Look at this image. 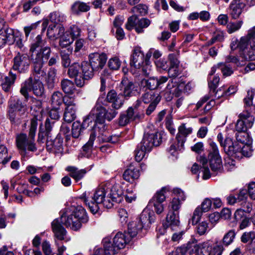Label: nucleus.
<instances>
[{"label": "nucleus", "instance_id": "nucleus-33", "mask_svg": "<svg viewBox=\"0 0 255 255\" xmlns=\"http://www.w3.org/2000/svg\"><path fill=\"white\" fill-rule=\"evenodd\" d=\"M82 76L84 80V85L86 80H89L94 76V72L96 71L88 62L84 61L81 63Z\"/></svg>", "mask_w": 255, "mask_h": 255}, {"label": "nucleus", "instance_id": "nucleus-25", "mask_svg": "<svg viewBox=\"0 0 255 255\" xmlns=\"http://www.w3.org/2000/svg\"><path fill=\"white\" fill-rule=\"evenodd\" d=\"M180 225L179 212L169 211L166 218L164 226L166 228L170 227L172 229L177 228Z\"/></svg>", "mask_w": 255, "mask_h": 255}, {"label": "nucleus", "instance_id": "nucleus-40", "mask_svg": "<svg viewBox=\"0 0 255 255\" xmlns=\"http://www.w3.org/2000/svg\"><path fill=\"white\" fill-rule=\"evenodd\" d=\"M104 254L105 255H114L118 253L119 250L112 243L109 238H105L103 240Z\"/></svg>", "mask_w": 255, "mask_h": 255}, {"label": "nucleus", "instance_id": "nucleus-49", "mask_svg": "<svg viewBox=\"0 0 255 255\" xmlns=\"http://www.w3.org/2000/svg\"><path fill=\"white\" fill-rule=\"evenodd\" d=\"M56 70L54 68L50 69L48 73V77L46 80V83L49 89L54 88L56 83Z\"/></svg>", "mask_w": 255, "mask_h": 255}, {"label": "nucleus", "instance_id": "nucleus-60", "mask_svg": "<svg viewBox=\"0 0 255 255\" xmlns=\"http://www.w3.org/2000/svg\"><path fill=\"white\" fill-rule=\"evenodd\" d=\"M7 150L3 145H0V163L6 164L10 160V157H7Z\"/></svg>", "mask_w": 255, "mask_h": 255}, {"label": "nucleus", "instance_id": "nucleus-19", "mask_svg": "<svg viewBox=\"0 0 255 255\" xmlns=\"http://www.w3.org/2000/svg\"><path fill=\"white\" fill-rule=\"evenodd\" d=\"M253 41L252 36H249L248 32L246 36L242 37L240 39L238 43L234 44L233 43H232L231 48L232 50L238 48L241 52V54L245 53L246 50L248 51L249 46L251 48V43Z\"/></svg>", "mask_w": 255, "mask_h": 255}, {"label": "nucleus", "instance_id": "nucleus-27", "mask_svg": "<svg viewBox=\"0 0 255 255\" xmlns=\"http://www.w3.org/2000/svg\"><path fill=\"white\" fill-rule=\"evenodd\" d=\"M96 136V135L94 132H91L88 141L82 147V150L79 155V157L89 158L91 156Z\"/></svg>", "mask_w": 255, "mask_h": 255}, {"label": "nucleus", "instance_id": "nucleus-17", "mask_svg": "<svg viewBox=\"0 0 255 255\" xmlns=\"http://www.w3.org/2000/svg\"><path fill=\"white\" fill-rule=\"evenodd\" d=\"M145 57L143 52L141 50L139 47L134 48L132 54L130 57V65L131 67L134 68H139L144 63Z\"/></svg>", "mask_w": 255, "mask_h": 255}, {"label": "nucleus", "instance_id": "nucleus-20", "mask_svg": "<svg viewBox=\"0 0 255 255\" xmlns=\"http://www.w3.org/2000/svg\"><path fill=\"white\" fill-rule=\"evenodd\" d=\"M120 94L118 95L114 90L108 92L106 97V102L112 103V107L115 110H118L124 104V100Z\"/></svg>", "mask_w": 255, "mask_h": 255}, {"label": "nucleus", "instance_id": "nucleus-32", "mask_svg": "<svg viewBox=\"0 0 255 255\" xmlns=\"http://www.w3.org/2000/svg\"><path fill=\"white\" fill-rule=\"evenodd\" d=\"M143 227V225L141 222H138V219L134 221H132L128 225V232L126 233L128 238H130V240L135 237L138 232L141 230Z\"/></svg>", "mask_w": 255, "mask_h": 255}, {"label": "nucleus", "instance_id": "nucleus-56", "mask_svg": "<svg viewBox=\"0 0 255 255\" xmlns=\"http://www.w3.org/2000/svg\"><path fill=\"white\" fill-rule=\"evenodd\" d=\"M157 95H159L155 94L153 91H148L142 95L141 99L145 104H148L151 103Z\"/></svg>", "mask_w": 255, "mask_h": 255}, {"label": "nucleus", "instance_id": "nucleus-21", "mask_svg": "<svg viewBox=\"0 0 255 255\" xmlns=\"http://www.w3.org/2000/svg\"><path fill=\"white\" fill-rule=\"evenodd\" d=\"M89 122H92L90 117L87 116L83 122L82 124L78 121L74 122L72 124V135L75 138H78L83 131V130L88 126Z\"/></svg>", "mask_w": 255, "mask_h": 255}, {"label": "nucleus", "instance_id": "nucleus-28", "mask_svg": "<svg viewBox=\"0 0 255 255\" xmlns=\"http://www.w3.org/2000/svg\"><path fill=\"white\" fill-rule=\"evenodd\" d=\"M65 28L61 25H50L48 28L47 35L50 38L57 39L63 35Z\"/></svg>", "mask_w": 255, "mask_h": 255}, {"label": "nucleus", "instance_id": "nucleus-50", "mask_svg": "<svg viewBox=\"0 0 255 255\" xmlns=\"http://www.w3.org/2000/svg\"><path fill=\"white\" fill-rule=\"evenodd\" d=\"M76 108H65V112L64 114V120L67 123H71L73 122L76 118Z\"/></svg>", "mask_w": 255, "mask_h": 255}, {"label": "nucleus", "instance_id": "nucleus-4", "mask_svg": "<svg viewBox=\"0 0 255 255\" xmlns=\"http://www.w3.org/2000/svg\"><path fill=\"white\" fill-rule=\"evenodd\" d=\"M37 127V121L35 119L30 121V126L28 136L25 133H21L16 136L15 141L17 148L25 153L27 150L34 152L37 150L35 143V135Z\"/></svg>", "mask_w": 255, "mask_h": 255}, {"label": "nucleus", "instance_id": "nucleus-43", "mask_svg": "<svg viewBox=\"0 0 255 255\" xmlns=\"http://www.w3.org/2000/svg\"><path fill=\"white\" fill-rule=\"evenodd\" d=\"M61 87L62 91L67 94H73L76 90L74 83L67 79L61 80Z\"/></svg>", "mask_w": 255, "mask_h": 255}, {"label": "nucleus", "instance_id": "nucleus-38", "mask_svg": "<svg viewBox=\"0 0 255 255\" xmlns=\"http://www.w3.org/2000/svg\"><path fill=\"white\" fill-rule=\"evenodd\" d=\"M158 84L157 78L155 77H150L147 79H143L141 81L140 87L141 89H145L153 91L156 89Z\"/></svg>", "mask_w": 255, "mask_h": 255}, {"label": "nucleus", "instance_id": "nucleus-5", "mask_svg": "<svg viewBox=\"0 0 255 255\" xmlns=\"http://www.w3.org/2000/svg\"><path fill=\"white\" fill-rule=\"evenodd\" d=\"M32 91L37 97H42L45 93V89L42 83L39 80L32 79L29 77L21 85L20 94L25 98V101H28L29 96V91Z\"/></svg>", "mask_w": 255, "mask_h": 255}, {"label": "nucleus", "instance_id": "nucleus-51", "mask_svg": "<svg viewBox=\"0 0 255 255\" xmlns=\"http://www.w3.org/2000/svg\"><path fill=\"white\" fill-rule=\"evenodd\" d=\"M49 19L52 22L56 24L59 22H64L66 19V17L59 11H54L50 13Z\"/></svg>", "mask_w": 255, "mask_h": 255}, {"label": "nucleus", "instance_id": "nucleus-58", "mask_svg": "<svg viewBox=\"0 0 255 255\" xmlns=\"http://www.w3.org/2000/svg\"><path fill=\"white\" fill-rule=\"evenodd\" d=\"M74 39L70 38V35L67 33H64L61 37L59 41V45L62 47H66L67 46L70 45L73 42Z\"/></svg>", "mask_w": 255, "mask_h": 255}, {"label": "nucleus", "instance_id": "nucleus-29", "mask_svg": "<svg viewBox=\"0 0 255 255\" xmlns=\"http://www.w3.org/2000/svg\"><path fill=\"white\" fill-rule=\"evenodd\" d=\"M52 228L55 237L59 240H64L66 235V231L61 225L59 219H55L52 222Z\"/></svg>", "mask_w": 255, "mask_h": 255}, {"label": "nucleus", "instance_id": "nucleus-12", "mask_svg": "<svg viewBox=\"0 0 255 255\" xmlns=\"http://www.w3.org/2000/svg\"><path fill=\"white\" fill-rule=\"evenodd\" d=\"M59 221L67 227H70L75 231L81 228L80 222L76 218L74 217L73 214L68 209H67L61 215Z\"/></svg>", "mask_w": 255, "mask_h": 255}, {"label": "nucleus", "instance_id": "nucleus-42", "mask_svg": "<svg viewBox=\"0 0 255 255\" xmlns=\"http://www.w3.org/2000/svg\"><path fill=\"white\" fill-rule=\"evenodd\" d=\"M74 217L76 218L81 223H86L88 221V217L87 215L85 210L82 206H77L72 213Z\"/></svg>", "mask_w": 255, "mask_h": 255}, {"label": "nucleus", "instance_id": "nucleus-15", "mask_svg": "<svg viewBox=\"0 0 255 255\" xmlns=\"http://www.w3.org/2000/svg\"><path fill=\"white\" fill-rule=\"evenodd\" d=\"M68 74L71 78L75 79V82L77 86L82 87L84 86V80L81 72V65L78 63H74L69 66Z\"/></svg>", "mask_w": 255, "mask_h": 255}, {"label": "nucleus", "instance_id": "nucleus-36", "mask_svg": "<svg viewBox=\"0 0 255 255\" xmlns=\"http://www.w3.org/2000/svg\"><path fill=\"white\" fill-rule=\"evenodd\" d=\"M134 119L133 109L130 107L126 113L121 115L119 121V125L121 126H125Z\"/></svg>", "mask_w": 255, "mask_h": 255}, {"label": "nucleus", "instance_id": "nucleus-54", "mask_svg": "<svg viewBox=\"0 0 255 255\" xmlns=\"http://www.w3.org/2000/svg\"><path fill=\"white\" fill-rule=\"evenodd\" d=\"M137 69H140L142 74L145 76L149 75L151 71V66L150 64L149 59H148V54H146L145 61L142 64V66Z\"/></svg>", "mask_w": 255, "mask_h": 255}, {"label": "nucleus", "instance_id": "nucleus-23", "mask_svg": "<svg viewBox=\"0 0 255 255\" xmlns=\"http://www.w3.org/2000/svg\"><path fill=\"white\" fill-rule=\"evenodd\" d=\"M195 241V239L190 240V241L186 245H184L182 246L177 248L175 252V255H193V250H196L194 242Z\"/></svg>", "mask_w": 255, "mask_h": 255}, {"label": "nucleus", "instance_id": "nucleus-2", "mask_svg": "<svg viewBox=\"0 0 255 255\" xmlns=\"http://www.w3.org/2000/svg\"><path fill=\"white\" fill-rule=\"evenodd\" d=\"M107 189V185H101L94 193L85 192L82 195L81 199L93 214L98 213L103 207L110 209L113 206L109 196L106 198Z\"/></svg>", "mask_w": 255, "mask_h": 255}, {"label": "nucleus", "instance_id": "nucleus-11", "mask_svg": "<svg viewBox=\"0 0 255 255\" xmlns=\"http://www.w3.org/2000/svg\"><path fill=\"white\" fill-rule=\"evenodd\" d=\"M166 191V188L163 187L160 190L157 191L149 202L150 204L154 206V210L158 214H161L164 210L162 203L166 199L165 194Z\"/></svg>", "mask_w": 255, "mask_h": 255}, {"label": "nucleus", "instance_id": "nucleus-26", "mask_svg": "<svg viewBox=\"0 0 255 255\" xmlns=\"http://www.w3.org/2000/svg\"><path fill=\"white\" fill-rule=\"evenodd\" d=\"M63 137L61 133L58 134L53 140H48L46 146L48 149L54 151L55 152H60L63 150Z\"/></svg>", "mask_w": 255, "mask_h": 255}, {"label": "nucleus", "instance_id": "nucleus-22", "mask_svg": "<svg viewBox=\"0 0 255 255\" xmlns=\"http://www.w3.org/2000/svg\"><path fill=\"white\" fill-rule=\"evenodd\" d=\"M27 102V101H25V99L22 100L19 98H11L8 101L7 111H25Z\"/></svg>", "mask_w": 255, "mask_h": 255}, {"label": "nucleus", "instance_id": "nucleus-13", "mask_svg": "<svg viewBox=\"0 0 255 255\" xmlns=\"http://www.w3.org/2000/svg\"><path fill=\"white\" fill-rule=\"evenodd\" d=\"M14 31L9 26L1 27L0 30V49L6 44L11 45L14 44Z\"/></svg>", "mask_w": 255, "mask_h": 255}, {"label": "nucleus", "instance_id": "nucleus-8", "mask_svg": "<svg viewBox=\"0 0 255 255\" xmlns=\"http://www.w3.org/2000/svg\"><path fill=\"white\" fill-rule=\"evenodd\" d=\"M238 117L239 119L236 125L237 131H247L253 127L255 118L248 110L240 114Z\"/></svg>", "mask_w": 255, "mask_h": 255}, {"label": "nucleus", "instance_id": "nucleus-52", "mask_svg": "<svg viewBox=\"0 0 255 255\" xmlns=\"http://www.w3.org/2000/svg\"><path fill=\"white\" fill-rule=\"evenodd\" d=\"M236 233L235 230H231L229 231L224 236L222 239L223 244L228 246L233 243L235 238Z\"/></svg>", "mask_w": 255, "mask_h": 255}, {"label": "nucleus", "instance_id": "nucleus-55", "mask_svg": "<svg viewBox=\"0 0 255 255\" xmlns=\"http://www.w3.org/2000/svg\"><path fill=\"white\" fill-rule=\"evenodd\" d=\"M243 21L242 20L237 22H230L227 25V31L231 34L239 30L242 26Z\"/></svg>", "mask_w": 255, "mask_h": 255}, {"label": "nucleus", "instance_id": "nucleus-18", "mask_svg": "<svg viewBox=\"0 0 255 255\" xmlns=\"http://www.w3.org/2000/svg\"><path fill=\"white\" fill-rule=\"evenodd\" d=\"M107 61V58L104 54H100L94 53L90 54L89 63L95 70L102 69L105 65Z\"/></svg>", "mask_w": 255, "mask_h": 255}, {"label": "nucleus", "instance_id": "nucleus-37", "mask_svg": "<svg viewBox=\"0 0 255 255\" xmlns=\"http://www.w3.org/2000/svg\"><path fill=\"white\" fill-rule=\"evenodd\" d=\"M123 194V191L120 186L118 184H115L112 186L110 189V193L108 196L111 201H112V203H113V202L120 201V200H118V199L120 198Z\"/></svg>", "mask_w": 255, "mask_h": 255}, {"label": "nucleus", "instance_id": "nucleus-63", "mask_svg": "<svg viewBox=\"0 0 255 255\" xmlns=\"http://www.w3.org/2000/svg\"><path fill=\"white\" fill-rule=\"evenodd\" d=\"M147 152V150H144V149L140 147L138 145L136 150H135V159L137 162H140L145 156V154Z\"/></svg>", "mask_w": 255, "mask_h": 255}, {"label": "nucleus", "instance_id": "nucleus-35", "mask_svg": "<svg viewBox=\"0 0 255 255\" xmlns=\"http://www.w3.org/2000/svg\"><path fill=\"white\" fill-rule=\"evenodd\" d=\"M90 9V6L88 3L79 0L74 2L71 7L72 13L75 14H79L81 12H87Z\"/></svg>", "mask_w": 255, "mask_h": 255}, {"label": "nucleus", "instance_id": "nucleus-31", "mask_svg": "<svg viewBox=\"0 0 255 255\" xmlns=\"http://www.w3.org/2000/svg\"><path fill=\"white\" fill-rule=\"evenodd\" d=\"M25 111H7L6 116L11 123L15 125H19L24 118Z\"/></svg>", "mask_w": 255, "mask_h": 255}, {"label": "nucleus", "instance_id": "nucleus-59", "mask_svg": "<svg viewBox=\"0 0 255 255\" xmlns=\"http://www.w3.org/2000/svg\"><path fill=\"white\" fill-rule=\"evenodd\" d=\"M182 202L179 200L178 198H173L170 202L169 208L171 212H179L178 210L181 207Z\"/></svg>", "mask_w": 255, "mask_h": 255}, {"label": "nucleus", "instance_id": "nucleus-62", "mask_svg": "<svg viewBox=\"0 0 255 255\" xmlns=\"http://www.w3.org/2000/svg\"><path fill=\"white\" fill-rule=\"evenodd\" d=\"M255 94V90L251 89L247 91V95L244 98V101L246 107H250L253 104V99Z\"/></svg>", "mask_w": 255, "mask_h": 255}, {"label": "nucleus", "instance_id": "nucleus-57", "mask_svg": "<svg viewBox=\"0 0 255 255\" xmlns=\"http://www.w3.org/2000/svg\"><path fill=\"white\" fill-rule=\"evenodd\" d=\"M224 248L223 245L217 244L214 247H212L210 243V248L209 251V255H222Z\"/></svg>", "mask_w": 255, "mask_h": 255}, {"label": "nucleus", "instance_id": "nucleus-48", "mask_svg": "<svg viewBox=\"0 0 255 255\" xmlns=\"http://www.w3.org/2000/svg\"><path fill=\"white\" fill-rule=\"evenodd\" d=\"M150 24V21L149 19L146 18H142L138 19L137 21L135 31L138 33H141L143 32V29L147 27Z\"/></svg>", "mask_w": 255, "mask_h": 255}, {"label": "nucleus", "instance_id": "nucleus-16", "mask_svg": "<svg viewBox=\"0 0 255 255\" xmlns=\"http://www.w3.org/2000/svg\"><path fill=\"white\" fill-rule=\"evenodd\" d=\"M123 86L122 96L125 98L128 99L130 97L134 96L138 92V84L132 81H129L128 79H124L121 82Z\"/></svg>", "mask_w": 255, "mask_h": 255}, {"label": "nucleus", "instance_id": "nucleus-47", "mask_svg": "<svg viewBox=\"0 0 255 255\" xmlns=\"http://www.w3.org/2000/svg\"><path fill=\"white\" fill-rule=\"evenodd\" d=\"M106 101V99H105L104 97H100L98 99L94 108L91 111L88 116L90 117V118H92V116L101 111L102 109H104L105 108L103 107V106L105 105V103Z\"/></svg>", "mask_w": 255, "mask_h": 255}, {"label": "nucleus", "instance_id": "nucleus-6", "mask_svg": "<svg viewBox=\"0 0 255 255\" xmlns=\"http://www.w3.org/2000/svg\"><path fill=\"white\" fill-rule=\"evenodd\" d=\"M31 57L25 53L18 52L12 60V70L17 71L18 73H25L28 71Z\"/></svg>", "mask_w": 255, "mask_h": 255}, {"label": "nucleus", "instance_id": "nucleus-24", "mask_svg": "<svg viewBox=\"0 0 255 255\" xmlns=\"http://www.w3.org/2000/svg\"><path fill=\"white\" fill-rule=\"evenodd\" d=\"M130 241V238H128L126 233H123L121 232L117 233L113 239V244L119 251L124 248Z\"/></svg>", "mask_w": 255, "mask_h": 255}, {"label": "nucleus", "instance_id": "nucleus-3", "mask_svg": "<svg viewBox=\"0 0 255 255\" xmlns=\"http://www.w3.org/2000/svg\"><path fill=\"white\" fill-rule=\"evenodd\" d=\"M209 145L207 159L203 157L201 160L202 163L201 170L203 172V179L204 180L208 179L211 176V173L208 167V161L213 172L221 171L223 168L222 160L217 144L213 141H210Z\"/></svg>", "mask_w": 255, "mask_h": 255}, {"label": "nucleus", "instance_id": "nucleus-7", "mask_svg": "<svg viewBox=\"0 0 255 255\" xmlns=\"http://www.w3.org/2000/svg\"><path fill=\"white\" fill-rule=\"evenodd\" d=\"M192 128L190 127L187 128L185 124L180 126L178 128V132L176 135V139L177 144H172L169 148L168 151L172 155L177 150H181L183 148L184 142L186 140V137L191 133Z\"/></svg>", "mask_w": 255, "mask_h": 255}, {"label": "nucleus", "instance_id": "nucleus-1", "mask_svg": "<svg viewBox=\"0 0 255 255\" xmlns=\"http://www.w3.org/2000/svg\"><path fill=\"white\" fill-rule=\"evenodd\" d=\"M45 42L41 35H38L31 43L29 50L33 70L37 75L45 74L43 66L48 61L51 53L50 47L44 46Z\"/></svg>", "mask_w": 255, "mask_h": 255}, {"label": "nucleus", "instance_id": "nucleus-61", "mask_svg": "<svg viewBox=\"0 0 255 255\" xmlns=\"http://www.w3.org/2000/svg\"><path fill=\"white\" fill-rule=\"evenodd\" d=\"M121 65V61L119 58L115 57L109 59L108 61L109 67L113 70H118Z\"/></svg>", "mask_w": 255, "mask_h": 255}, {"label": "nucleus", "instance_id": "nucleus-34", "mask_svg": "<svg viewBox=\"0 0 255 255\" xmlns=\"http://www.w3.org/2000/svg\"><path fill=\"white\" fill-rule=\"evenodd\" d=\"M196 250H193V254L195 255H209V251L210 248V242H205L198 244L197 241L195 239L194 242Z\"/></svg>", "mask_w": 255, "mask_h": 255}, {"label": "nucleus", "instance_id": "nucleus-10", "mask_svg": "<svg viewBox=\"0 0 255 255\" xmlns=\"http://www.w3.org/2000/svg\"><path fill=\"white\" fill-rule=\"evenodd\" d=\"M228 149L227 147L224 148L225 152L230 156L234 157H240L242 155L246 156H250L251 155V152H246V149H250V147L249 145H242L237 142H232L230 144L227 145Z\"/></svg>", "mask_w": 255, "mask_h": 255}, {"label": "nucleus", "instance_id": "nucleus-14", "mask_svg": "<svg viewBox=\"0 0 255 255\" xmlns=\"http://www.w3.org/2000/svg\"><path fill=\"white\" fill-rule=\"evenodd\" d=\"M116 110H115V109H110L106 110V109L104 108V109H102V110L98 113L92 116V118H91V120H92L93 119L95 121V123L99 124L104 123L105 120L110 121L117 115L118 112Z\"/></svg>", "mask_w": 255, "mask_h": 255}, {"label": "nucleus", "instance_id": "nucleus-30", "mask_svg": "<svg viewBox=\"0 0 255 255\" xmlns=\"http://www.w3.org/2000/svg\"><path fill=\"white\" fill-rule=\"evenodd\" d=\"M139 171L133 166H130L123 173V178L127 181L133 183L139 177Z\"/></svg>", "mask_w": 255, "mask_h": 255}, {"label": "nucleus", "instance_id": "nucleus-44", "mask_svg": "<svg viewBox=\"0 0 255 255\" xmlns=\"http://www.w3.org/2000/svg\"><path fill=\"white\" fill-rule=\"evenodd\" d=\"M66 170L70 172V175L77 181L82 179L86 173L84 169H78L74 166H68Z\"/></svg>", "mask_w": 255, "mask_h": 255}, {"label": "nucleus", "instance_id": "nucleus-41", "mask_svg": "<svg viewBox=\"0 0 255 255\" xmlns=\"http://www.w3.org/2000/svg\"><path fill=\"white\" fill-rule=\"evenodd\" d=\"M244 6V4L240 1L231 3L230 14L233 19H237L240 17Z\"/></svg>", "mask_w": 255, "mask_h": 255}, {"label": "nucleus", "instance_id": "nucleus-46", "mask_svg": "<svg viewBox=\"0 0 255 255\" xmlns=\"http://www.w3.org/2000/svg\"><path fill=\"white\" fill-rule=\"evenodd\" d=\"M236 137L237 142L241 143L242 145L245 144L244 145L246 146L251 143L249 135L247 131H237Z\"/></svg>", "mask_w": 255, "mask_h": 255}, {"label": "nucleus", "instance_id": "nucleus-45", "mask_svg": "<svg viewBox=\"0 0 255 255\" xmlns=\"http://www.w3.org/2000/svg\"><path fill=\"white\" fill-rule=\"evenodd\" d=\"M154 220L155 216L153 214H151L147 211L144 210L138 219V222H141L143 225L147 222L149 224H151L152 222H154Z\"/></svg>", "mask_w": 255, "mask_h": 255}, {"label": "nucleus", "instance_id": "nucleus-53", "mask_svg": "<svg viewBox=\"0 0 255 255\" xmlns=\"http://www.w3.org/2000/svg\"><path fill=\"white\" fill-rule=\"evenodd\" d=\"M63 94L59 91L54 92L51 96V101L53 106H59L63 102Z\"/></svg>", "mask_w": 255, "mask_h": 255}, {"label": "nucleus", "instance_id": "nucleus-39", "mask_svg": "<svg viewBox=\"0 0 255 255\" xmlns=\"http://www.w3.org/2000/svg\"><path fill=\"white\" fill-rule=\"evenodd\" d=\"M16 75L10 71L8 73V75L6 76L4 78V81L3 83H1L2 90L6 92H9L11 88V86L14 83V82L16 79Z\"/></svg>", "mask_w": 255, "mask_h": 255}, {"label": "nucleus", "instance_id": "nucleus-64", "mask_svg": "<svg viewBox=\"0 0 255 255\" xmlns=\"http://www.w3.org/2000/svg\"><path fill=\"white\" fill-rule=\"evenodd\" d=\"M255 239V232H245L241 236V241L244 243L252 242Z\"/></svg>", "mask_w": 255, "mask_h": 255}, {"label": "nucleus", "instance_id": "nucleus-9", "mask_svg": "<svg viewBox=\"0 0 255 255\" xmlns=\"http://www.w3.org/2000/svg\"><path fill=\"white\" fill-rule=\"evenodd\" d=\"M162 141V136L160 133H145L139 144L140 147H143L144 150L149 152L154 146H158Z\"/></svg>", "mask_w": 255, "mask_h": 255}]
</instances>
